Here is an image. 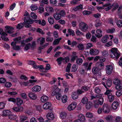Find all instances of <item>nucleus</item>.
<instances>
[{
    "label": "nucleus",
    "mask_w": 122,
    "mask_h": 122,
    "mask_svg": "<svg viewBox=\"0 0 122 122\" xmlns=\"http://www.w3.org/2000/svg\"><path fill=\"white\" fill-rule=\"evenodd\" d=\"M24 16H25L24 20V21L25 22V27L26 28L30 27L31 25L29 24H33L34 22V20L31 19H29V15L27 12H25Z\"/></svg>",
    "instance_id": "1"
},
{
    "label": "nucleus",
    "mask_w": 122,
    "mask_h": 122,
    "mask_svg": "<svg viewBox=\"0 0 122 122\" xmlns=\"http://www.w3.org/2000/svg\"><path fill=\"white\" fill-rule=\"evenodd\" d=\"M111 53L110 54L111 57L115 58L116 59H118L120 55L119 53V51H117V49L114 48H112L111 50Z\"/></svg>",
    "instance_id": "2"
},
{
    "label": "nucleus",
    "mask_w": 122,
    "mask_h": 122,
    "mask_svg": "<svg viewBox=\"0 0 122 122\" xmlns=\"http://www.w3.org/2000/svg\"><path fill=\"white\" fill-rule=\"evenodd\" d=\"M113 83L115 85V88L117 90L122 88V84L121 81L117 78H115L113 81Z\"/></svg>",
    "instance_id": "3"
},
{
    "label": "nucleus",
    "mask_w": 122,
    "mask_h": 122,
    "mask_svg": "<svg viewBox=\"0 0 122 122\" xmlns=\"http://www.w3.org/2000/svg\"><path fill=\"white\" fill-rule=\"evenodd\" d=\"M106 82V85L108 87L111 86L112 85V81L111 79H107V78H105L104 77L102 79V83L104 86L106 88L107 86L105 84Z\"/></svg>",
    "instance_id": "4"
},
{
    "label": "nucleus",
    "mask_w": 122,
    "mask_h": 122,
    "mask_svg": "<svg viewBox=\"0 0 122 122\" xmlns=\"http://www.w3.org/2000/svg\"><path fill=\"white\" fill-rule=\"evenodd\" d=\"M79 29L83 32L86 31L88 29L87 25L83 22H81L79 23Z\"/></svg>",
    "instance_id": "5"
},
{
    "label": "nucleus",
    "mask_w": 122,
    "mask_h": 122,
    "mask_svg": "<svg viewBox=\"0 0 122 122\" xmlns=\"http://www.w3.org/2000/svg\"><path fill=\"white\" fill-rule=\"evenodd\" d=\"M37 81L36 80H30L29 81L22 82L21 85L26 86L27 85L32 86L35 84V82Z\"/></svg>",
    "instance_id": "6"
},
{
    "label": "nucleus",
    "mask_w": 122,
    "mask_h": 122,
    "mask_svg": "<svg viewBox=\"0 0 122 122\" xmlns=\"http://www.w3.org/2000/svg\"><path fill=\"white\" fill-rule=\"evenodd\" d=\"M113 69V66L112 65H108L106 66V70L107 74L109 75L111 74Z\"/></svg>",
    "instance_id": "7"
},
{
    "label": "nucleus",
    "mask_w": 122,
    "mask_h": 122,
    "mask_svg": "<svg viewBox=\"0 0 122 122\" xmlns=\"http://www.w3.org/2000/svg\"><path fill=\"white\" fill-rule=\"evenodd\" d=\"M21 39V37L20 36L15 38L13 39L14 41L11 43V45L13 46H15L17 44H19L20 42V40Z\"/></svg>",
    "instance_id": "8"
},
{
    "label": "nucleus",
    "mask_w": 122,
    "mask_h": 122,
    "mask_svg": "<svg viewBox=\"0 0 122 122\" xmlns=\"http://www.w3.org/2000/svg\"><path fill=\"white\" fill-rule=\"evenodd\" d=\"M53 89L54 91L52 92L51 95L52 96H54L57 94L59 93L60 91V89L57 87L56 85H55L53 87Z\"/></svg>",
    "instance_id": "9"
},
{
    "label": "nucleus",
    "mask_w": 122,
    "mask_h": 122,
    "mask_svg": "<svg viewBox=\"0 0 122 122\" xmlns=\"http://www.w3.org/2000/svg\"><path fill=\"white\" fill-rule=\"evenodd\" d=\"M102 110L103 112L105 113H108L109 112V108L107 104H103Z\"/></svg>",
    "instance_id": "10"
},
{
    "label": "nucleus",
    "mask_w": 122,
    "mask_h": 122,
    "mask_svg": "<svg viewBox=\"0 0 122 122\" xmlns=\"http://www.w3.org/2000/svg\"><path fill=\"white\" fill-rule=\"evenodd\" d=\"M99 51L97 49H92L90 50V53L91 55H96L99 54Z\"/></svg>",
    "instance_id": "11"
},
{
    "label": "nucleus",
    "mask_w": 122,
    "mask_h": 122,
    "mask_svg": "<svg viewBox=\"0 0 122 122\" xmlns=\"http://www.w3.org/2000/svg\"><path fill=\"white\" fill-rule=\"evenodd\" d=\"M77 104L75 102H73L68 107L67 109L68 111H71L74 110L76 107Z\"/></svg>",
    "instance_id": "12"
},
{
    "label": "nucleus",
    "mask_w": 122,
    "mask_h": 122,
    "mask_svg": "<svg viewBox=\"0 0 122 122\" xmlns=\"http://www.w3.org/2000/svg\"><path fill=\"white\" fill-rule=\"evenodd\" d=\"M6 30L5 31L6 32H7L9 34H11L13 33V30L14 28L12 27L9 26H6L5 27Z\"/></svg>",
    "instance_id": "13"
},
{
    "label": "nucleus",
    "mask_w": 122,
    "mask_h": 122,
    "mask_svg": "<svg viewBox=\"0 0 122 122\" xmlns=\"http://www.w3.org/2000/svg\"><path fill=\"white\" fill-rule=\"evenodd\" d=\"M11 110L14 112H18L22 111L23 109L22 107L21 106L14 107L11 108Z\"/></svg>",
    "instance_id": "14"
},
{
    "label": "nucleus",
    "mask_w": 122,
    "mask_h": 122,
    "mask_svg": "<svg viewBox=\"0 0 122 122\" xmlns=\"http://www.w3.org/2000/svg\"><path fill=\"white\" fill-rule=\"evenodd\" d=\"M51 103L47 102L45 103L42 106L43 109L47 110L49 109L51 107Z\"/></svg>",
    "instance_id": "15"
},
{
    "label": "nucleus",
    "mask_w": 122,
    "mask_h": 122,
    "mask_svg": "<svg viewBox=\"0 0 122 122\" xmlns=\"http://www.w3.org/2000/svg\"><path fill=\"white\" fill-rule=\"evenodd\" d=\"M92 64V62L90 63L89 64L88 63L85 62L83 64V66L85 69L87 71L91 69V67Z\"/></svg>",
    "instance_id": "16"
},
{
    "label": "nucleus",
    "mask_w": 122,
    "mask_h": 122,
    "mask_svg": "<svg viewBox=\"0 0 122 122\" xmlns=\"http://www.w3.org/2000/svg\"><path fill=\"white\" fill-rule=\"evenodd\" d=\"M102 31L101 29H97L96 31L95 36L97 38L101 37L102 36Z\"/></svg>",
    "instance_id": "17"
},
{
    "label": "nucleus",
    "mask_w": 122,
    "mask_h": 122,
    "mask_svg": "<svg viewBox=\"0 0 122 122\" xmlns=\"http://www.w3.org/2000/svg\"><path fill=\"white\" fill-rule=\"evenodd\" d=\"M41 89V86L36 85L33 87L32 90L33 92H36L40 91Z\"/></svg>",
    "instance_id": "18"
},
{
    "label": "nucleus",
    "mask_w": 122,
    "mask_h": 122,
    "mask_svg": "<svg viewBox=\"0 0 122 122\" xmlns=\"http://www.w3.org/2000/svg\"><path fill=\"white\" fill-rule=\"evenodd\" d=\"M86 116L90 118H92V119L91 120V122H94L95 121V118L93 117V115L91 112H88L86 114Z\"/></svg>",
    "instance_id": "19"
},
{
    "label": "nucleus",
    "mask_w": 122,
    "mask_h": 122,
    "mask_svg": "<svg viewBox=\"0 0 122 122\" xmlns=\"http://www.w3.org/2000/svg\"><path fill=\"white\" fill-rule=\"evenodd\" d=\"M46 117L48 119L51 120L54 119V115L53 113L49 112L47 114Z\"/></svg>",
    "instance_id": "20"
},
{
    "label": "nucleus",
    "mask_w": 122,
    "mask_h": 122,
    "mask_svg": "<svg viewBox=\"0 0 122 122\" xmlns=\"http://www.w3.org/2000/svg\"><path fill=\"white\" fill-rule=\"evenodd\" d=\"M29 97L31 99L35 100L36 99L37 97L35 93L32 92H30L28 94Z\"/></svg>",
    "instance_id": "21"
},
{
    "label": "nucleus",
    "mask_w": 122,
    "mask_h": 122,
    "mask_svg": "<svg viewBox=\"0 0 122 122\" xmlns=\"http://www.w3.org/2000/svg\"><path fill=\"white\" fill-rule=\"evenodd\" d=\"M83 9V5L82 4H80L78 6L74 8L72 10L76 11H81Z\"/></svg>",
    "instance_id": "22"
},
{
    "label": "nucleus",
    "mask_w": 122,
    "mask_h": 122,
    "mask_svg": "<svg viewBox=\"0 0 122 122\" xmlns=\"http://www.w3.org/2000/svg\"><path fill=\"white\" fill-rule=\"evenodd\" d=\"M96 66L99 70L102 69L104 67V65L103 63L98 62L96 64Z\"/></svg>",
    "instance_id": "23"
},
{
    "label": "nucleus",
    "mask_w": 122,
    "mask_h": 122,
    "mask_svg": "<svg viewBox=\"0 0 122 122\" xmlns=\"http://www.w3.org/2000/svg\"><path fill=\"white\" fill-rule=\"evenodd\" d=\"M53 16L56 20H58L61 18V15L59 13H56L54 14Z\"/></svg>",
    "instance_id": "24"
},
{
    "label": "nucleus",
    "mask_w": 122,
    "mask_h": 122,
    "mask_svg": "<svg viewBox=\"0 0 122 122\" xmlns=\"http://www.w3.org/2000/svg\"><path fill=\"white\" fill-rule=\"evenodd\" d=\"M119 105L118 102L116 101H114L112 104V109L114 110L116 109L118 107Z\"/></svg>",
    "instance_id": "25"
},
{
    "label": "nucleus",
    "mask_w": 122,
    "mask_h": 122,
    "mask_svg": "<svg viewBox=\"0 0 122 122\" xmlns=\"http://www.w3.org/2000/svg\"><path fill=\"white\" fill-rule=\"evenodd\" d=\"M49 99L48 96L46 95H43L42 96L41 98V102L44 103L47 101Z\"/></svg>",
    "instance_id": "26"
},
{
    "label": "nucleus",
    "mask_w": 122,
    "mask_h": 122,
    "mask_svg": "<svg viewBox=\"0 0 122 122\" xmlns=\"http://www.w3.org/2000/svg\"><path fill=\"white\" fill-rule=\"evenodd\" d=\"M40 41V44L41 45H42L45 42V38L44 37L42 38H38L36 40V42L39 43Z\"/></svg>",
    "instance_id": "27"
},
{
    "label": "nucleus",
    "mask_w": 122,
    "mask_h": 122,
    "mask_svg": "<svg viewBox=\"0 0 122 122\" xmlns=\"http://www.w3.org/2000/svg\"><path fill=\"white\" fill-rule=\"evenodd\" d=\"M3 115L4 116H9L11 114V112L8 110H4L3 112Z\"/></svg>",
    "instance_id": "28"
},
{
    "label": "nucleus",
    "mask_w": 122,
    "mask_h": 122,
    "mask_svg": "<svg viewBox=\"0 0 122 122\" xmlns=\"http://www.w3.org/2000/svg\"><path fill=\"white\" fill-rule=\"evenodd\" d=\"M16 99V104L18 106H19L22 104L23 103V101L20 98H17Z\"/></svg>",
    "instance_id": "29"
},
{
    "label": "nucleus",
    "mask_w": 122,
    "mask_h": 122,
    "mask_svg": "<svg viewBox=\"0 0 122 122\" xmlns=\"http://www.w3.org/2000/svg\"><path fill=\"white\" fill-rule=\"evenodd\" d=\"M122 5L120 6L118 9V14L120 18L122 19Z\"/></svg>",
    "instance_id": "30"
},
{
    "label": "nucleus",
    "mask_w": 122,
    "mask_h": 122,
    "mask_svg": "<svg viewBox=\"0 0 122 122\" xmlns=\"http://www.w3.org/2000/svg\"><path fill=\"white\" fill-rule=\"evenodd\" d=\"M62 38L60 37L59 38L54 40L52 42L53 45H56L58 44L60 42V41L61 40Z\"/></svg>",
    "instance_id": "31"
},
{
    "label": "nucleus",
    "mask_w": 122,
    "mask_h": 122,
    "mask_svg": "<svg viewBox=\"0 0 122 122\" xmlns=\"http://www.w3.org/2000/svg\"><path fill=\"white\" fill-rule=\"evenodd\" d=\"M78 97V94L76 92H74L72 94V98L74 100L77 99Z\"/></svg>",
    "instance_id": "32"
},
{
    "label": "nucleus",
    "mask_w": 122,
    "mask_h": 122,
    "mask_svg": "<svg viewBox=\"0 0 122 122\" xmlns=\"http://www.w3.org/2000/svg\"><path fill=\"white\" fill-rule=\"evenodd\" d=\"M20 120L21 122H23L27 118V116L25 115H21L20 116Z\"/></svg>",
    "instance_id": "33"
},
{
    "label": "nucleus",
    "mask_w": 122,
    "mask_h": 122,
    "mask_svg": "<svg viewBox=\"0 0 122 122\" xmlns=\"http://www.w3.org/2000/svg\"><path fill=\"white\" fill-rule=\"evenodd\" d=\"M9 118L11 120H16L17 121L18 118L17 116L16 115L14 114H10L9 116Z\"/></svg>",
    "instance_id": "34"
},
{
    "label": "nucleus",
    "mask_w": 122,
    "mask_h": 122,
    "mask_svg": "<svg viewBox=\"0 0 122 122\" xmlns=\"http://www.w3.org/2000/svg\"><path fill=\"white\" fill-rule=\"evenodd\" d=\"M109 36L108 35H106L103 36L102 39L101 41L103 43H106L107 41V39L109 38Z\"/></svg>",
    "instance_id": "35"
},
{
    "label": "nucleus",
    "mask_w": 122,
    "mask_h": 122,
    "mask_svg": "<svg viewBox=\"0 0 122 122\" xmlns=\"http://www.w3.org/2000/svg\"><path fill=\"white\" fill-rule=\"evenodd\" d=\"M112 6V7H113V8L112 10V11H113L116 10L119 6L118 4L116 2L113 3Z\"/></svg>",
    "instance_id": "36"
},
{
    "label": "nucleus",
    "mask_w": 122,
    "mask_h": 122,
    "mask_svg": "<svg viewBox=\"0 0 122 122\" xmlns=\"http://www.w3.org/2000/svg\"><path fill=\"white\" fill-rule=\"evenodd\" d=\"M86 109L89 110L91 108L92 106V104L91 102H89L86 104Z\"/></svg>",
    "instance_id": "37"
},
{
    "label": "nucleus",
    "mask_w": 122,
    "mask_h": 122,
    "mask_svg": "<svg viewBox=\"0 0 122 122\" xmlns=\"http://www.w3.org/2000/svg\"><path fill=\"white\" fill-rule=\"evenodd\" d=\"M78 118L79 119H80L81 121L82 122H84L86 120L85 116L82 114H81L79 115Z\"/></svg>",
    "instance_id": "38"
},
{
    "label": "nucleus",
    "mask_w": 122,
    "mask_h": 122,
    "mask_svg": "<svg viewBox=\"0 0 122 122\" xmlns=\"http://www.w3.org/2000/svg\"><path fill=\"white\" fill-rule=\"evenodd\" d=\"M48 21L49 23L51 25L53 24L55 21L54 19L51 17H50L48 18Z\"/></svg>",
    "instance_id": "39"
},
{
    "label": "nucleus",
    "mask_w": 122,
    "mask_h": 122,
    "mask_svg": "<svg viewBox=\"0 0 122 122\" xmlns=\"http://www.w3.org/2000/svg\"><path fill=\"white\" fill-rule=\"evenodd\" d=\"M102 55L104 57H107L109 55V53L106 50H103L102 51Z\"/></svg>",
    "instance_id": "40"
},
{
    "label": "nucleus",
    "mask_w": 122,
    "mask_h": 122,
    "mask_svg": "<svg viewBox=\"0 0 122 122\" xmlns=\"http://www.w3.org/2000/svg\"><path fill=\"white\" fill-rule=\"evenodd\" d=\"M46 10L48 12H53L54 11V10L52 7L49 6L46 7Z\"/></svg>",
    "instance_id": "41"
},
{
    "label": "nucleus",
    "mask_w": 122,
    "mask_h": 122,
    "mask_svg": "<svg viewBox=\"0 0 122 122\" xmlns=\"http://www.w3.org/2000/svg\"><path fill=\"white\" fill-rule=\"evenodd\" d=\"M7 35V34L6 33H4V34L1 36V38L2 39L5 41H9V39L6 37V36Z\"/></svg>",
    "instance_id": "42"
},
{
    "label": "nucleus",
    "mask_w": 122,
    "mask_h": 122,
    "mask_svg": "<svg viewBox=\"0 0 122 122\" xmlns=\"http://www.w3.org/2000/svg\"><path fill=\"white\" fill-rule=\"evenodd\" d=\"M24 25H25V22H23L22 23H19L16 26V28L18 29H20L22 28L23 26Z\"/></svg>",
    "instance_id": "43"
},
{
    "label": "nucleus",
    "mask_w": 122,
    "mask_h": 122,
    "mask_svg": "<svg viewBox=\"0 0 122 122\" xmlns=\"http://www.w3.org/2000/svg\"><path fill=\"white\" fill-rule=\"evenodd\" d=\"M78 69V66L76 64H74L73 65L71 71L73 72L76 71Z\"/></svg>",
    "instance_id": "44"
},
{
    "label": "nucleus",
    "mask_w": 122,
    "mask_h": 122,
    "mask_svg": "<svg viewBox=\"0 0 122 122\" xmlns=\"http://www.w3.org/2000/svg\"><path fill=\"white\" fill-rule=\"evenodd\" d=\"M108 98L109 102H112L114 100V96L112 94L109 95L108 96Z\"/></svg>",
    "instance_id": "45"
},
{
    "label": "nucleus",
    "mask_w": 122,
    "mask_h": 122,
    "mask_svg": "<svg viewBox=\"0 0 122 122\" xmlns=\"http://www.w3.org/2000/svg\"><path fill=\"white\" fill-rule=\"evenodd\" d=\"M67 100V96L65 95L62 97L61 98V101L63 103H66Z\"/></svg>",
    "instance_id": "46"
},
{
    "label": "nucleus",
    "mask_w": 122,
    "mask_h": 122,
    "mask_svg": "<svg viewBox=\"0 0 122 122\" xmlns=\"http://www.w3.org/2000/svg\"><path fill=\"white\" fill-rule=\"evenodd\" d=\"M98 70V69L96 66L93 67L92 69V72L94 74H96L97 73Z\"/></svg>",
    "instance_id": "47"
},
{
    "label": "nucleus",
    "mask_w": 122,
    "mask_h": 122,
    "mask_svg": "<svg viewBox=\"0 0 122 122\" xmlns=\"http://www.w3.org/2000/svg\"><path fill=\"white\" fill-rule=\"evenodd\" d=\"M63 58L62 57H60L58 58L56 61L58 63V64L59 65H60L62 61H63Z\"/></svg>",
    "instance_id": "48"
},
{
    "label": "nucleus",
    "mask_w": 122,
    "mask_h": 122,
    "mask_svg": "<svg viewBox=\"0 0 122 122\" xmlns=\"http://www.w3.org/2000/svg\"><path fill=\"white\" fill-rule=\"evenodd\" d=\"M13 48L14 50L18 51L19 50H20L21 49V47L20 46L18 45H15L13 47Z\"/></svg>",
    "instance_id": "49"
},
{
    "label": "nucleus",
    "mask_w": 122,
    "mask_h": 122,
    "mask_svg": "<svg viewBox=\"0 0 122 122\" xmlns=\"http://www.w3.org/2000/svg\"><path fill=\"white\" fill-rule=\"evenodd\" d=\"M83 60L81 58L77 59L76 61V63L78 65H81L82 63Z\"/></svg>",
    "instance_id": "50"
},
{
    "label": "nucleus",
    "mask_w": 122,
    "mask_h": 122,
    "mask_svg": "<svg viewBox=\"0 0 122 122\" xmlns=\"http://www.w3.org/2000/svg\"><path fill=\"white\" fill-rule=\"evenodd\" d=\"M66 113L64 112H61L60 114V117L61 119L65 118L66 116Z\"/></svg>",
    "instance_id": "51"
},
{
    "label": "nucleus",
    "mask_w": 122,
    "mask_h": 122,
    "mask_svg": "<svg viewBox=\"0 0 122 122\" xmlns=\"http://www.w3.org/2000/svg\"><path fill=\"white\" fill-rule=\"evenodd\" d=\"M77 47L80 50H83L84 49V47L83 44H79L77 45Z\"/></svg>",
    "instance_id": "52"
},
{
    "label": "nucleus",
    "mask_w": 122,
    "mask_h": 122,
    "mask_svg": "<svg viewBox=\"0 0 122 122\" xmlns=\"http://www.w3.org/2000/svg\"><path fill=\"white\" fill-rule=\"evenodd\" d=\"M37 21L42 26L46 24V22L44 20H42V22L40 20H38Z\"/></svg>",
    "instance_id": "53"
},
{
    "label": "nucleus",
    "mask_w": 122,
    "mask_h": 122,
    "mask_svg": "<svg viewBox=\"0 0 122 122\" xmlns=\"http://www.w3.org/2000/svg\"><path fill=\"white\" fill-rule=\"evenodd\" d=\"M68 32L70 34V35H72V36H73L75 35L74 31L70 29H68Z\"/></svg>",
    "instance_id": "54"
},
{
    "label": "nucleus",
    "mask_w": 122,
    "mask_h": 122,
    "mask_svg": "<svg viewBox=\"0 0 122 122\" xmlns=\"http://www.w3.org/2000/svg\"><path fill=\"white\" fill-rule=\"evenodd\" d=\"M82 103L84 104H86L89 102L88 101L87 98L86 97H84L81 100Z\"/></svg>",
    "instance_id": "55"
},
{
    "label": "nucleus",
    "mask_w": 122,
    "mask_h": 122,
    "mask_svg": "<svg viewBox=\"0 0 122 122\" xmlns=\"http://www.w3.org/2000/svg\"><path fill=\"white\" fill-rule=\"evenodd\" d=\"M122 94V90H119L117 91L116 93L117 96L118 97L120 96Z\"/></svg>",
    "instance_id": "56"
},
{
    "label": "nucleus",
    "mask_w": 122,
    "mask_h": 122,
    "mask_svg": "<svg viewBox=\"0 0 122 122\" xmlns=\"http://www.w3.org/2000/svg\"><path fill=\"white\" fill-rule=\"evenodd\" d=\"M117 25L119 27L122 26V21L120 20H118L116 22Z\"/></svg>",
    "instance_id": "57"
},
{
    "label": "nucleus",
    "mask_w": 122,
    "mask_h": 122,
    "mask_svg": "<svg viewBox=\"0 0 122 122\" xmlns=\"http://www.w3.org/2000/svg\"><path fill=\"white\" fill-rule=\"evenodd\" d=\"M9 101L11 102L14 103H15L16 102V99L13 97H10L8 99Z\"/></svg>",
    "instance_id": "58"
},
{
    "label": "nucleus",
    "mask_w": 122,
    "mask_h": 122,
    "mask_svg": "<svg viewBox=\"0 0 122 122\" xmlns=\"http://www.w3.org/2000/svg\"><path fill=\"white\" fill-rule=\"evenodd\" d=\"M31 10L34 11L36 10L37 8V6L35 5H32L30 7Z\"/></svg>",
    "instance_id": "59"
},
{
    "label": "nucleus",
    "mask_w": 122,
    "mask_h": 122,
    "mask_svg": "<svg viewBox=\"0 0 122 122\" xmlns=\"http://www.w3.org/2000/svg\"><path fill=\"white\" fill-rule=\"evenodd\" d=\"M71 64L70 63H69L68 64L67 67L66 68V71L68 72H69L70 71L71 69Z\"/></svg>",
    "instance_id": "60"
},
{
    "label": "nucleus",
    "mask_w": 122,
    "mask_h": 122,
    "mask_svg": "<svg viewBox=\"0 0 122 122\" xmlns=\"http://www.w3.org/2000/svg\"><path fill=\"white\" fill-rule=\"evenodd\" d=\"M122 118L121 117L118 116L115 119L116 122H121Z\"/></svg>",
    "instance_id": "61"
},
{
    "label": "nucleus",
    "mask_w": 122,
    "mask_h": 122,
    "mask_svg": "<svg viewBox=\"0 0 122 122\" xmlns=\"http://www.w3.org/2000/svg\"><path fill=\"white\" fill-rule=\"evenodd\" d=\"M76 34L78 36H81L83 35V33L79 30H77L76 31Z\"/></svg>",
    "instance_id": "62"
},
{
    "label": "nucleus",
    "mask_w": 122,
    "mask_h": 122,
    "mask_svg": "<svg viewBox=\"0 0 122 122\" xmlns=\"http://www.w3.org/2000/svg\"><path fill=\"white\" fill-rule=\"evenodd\" d=\"M20 95L21 97L23 99H26L27 97V95L25 93H21Z\"/></svg>",
    "instance_id": "63"
},
{
    "label": "nucleus",
    "mask_w": 122,
    "mask_h": 122,
    "mask_svg": "<svg viewBox=\"0 0 122 122\" xmlns=\"http://www.w3.org/2000/svg\"><path fill=\"white\" fill-rule=\"evenodd\" d=\"M53 39V37H50L47 36L46 38V41H47L52 42Z\"/></svg>",
    "instance_id": "64"
}]
</instances>
